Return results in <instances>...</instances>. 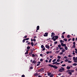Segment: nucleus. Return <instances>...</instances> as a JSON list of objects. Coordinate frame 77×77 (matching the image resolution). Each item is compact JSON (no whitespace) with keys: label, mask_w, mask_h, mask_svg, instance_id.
<instances>
[{"label":"nucleus","mask_w":77,"mask_h":77,"mask_svg":"<svg viewBox=\"0 0 77 77\" xmlns=\"http://www.w3.org/2000/svg\"><path fill=\"white\" fill-rule=\"evenodd\" d=\"M72 62V61H68V63H71Z\"/></svg>","instance_id":"obj_44"},{"label":"nucleus","mask_w":77,"mask_h":77,"mask_svg":"<svg viewBox=\"0 0 77 77\" xmlns=\"http://www.w3.org/2000/svg\"><path fill=\"white\" fill-rule=\"evenodd\" d=\"M53 76H54V75H53L51 74V75H50V77H53Z\"/></svg>","instance_id":"obj_34"},{"label":"nucleus","mask_w":77,"mask_h":77,"mask_svg":"<svg viewBox=\"0 0 77 77\" xmlns=\"http://www.w3.org/2000/svg\"><path fill=\"white\" fill-rule=\"evenodd\" d=\"M28 53H29V52L27 51L25 53V54H28Z\"/></svg>","instance_id":"obj_32"},{"label":"nucleus","mask_w":77,"mask_h":77,"mask_svg":"<svg viewBox=\"0 0 77 77\" xmlns=\"http://www.w3.org/2000/svg\"><path fill=\"white\" fill-rule=\"evenodd\" d=\"M32 56H33V57H35V55L34 54H32Z\"/></svg>","instance_id":"obj_55"},{"label":"nucleus","mask_w":77,"mask_h":77,"mask_svg":"<svg viewBox=\"0 0 77 77\" xmlns=\"http://www.w3.org/2000/svg\"><path fill=\"white\" fill-rule=\"evenodd\" d=\"M66 68L67 69H69L71 68V67L69 66H67L66 67Z\"/></svg>","instance_id":"obj_10"},{"label":"nucleus","mask_w":77,"mask_h":77,"mask_svg":"<svg viewBox=\"0 0 77 77\" xmlns=\"http://www.w3.org/2000/svg\"><path fill=\"white\" fill-rule=\"evenodd\" d=\"M72 48H75V45H73V46L72 47Z\"/></svg>","instance_id":"obj_31"},{"label":"nucleus","mask_w":77,"mask_h":77,"mask_svg":"<svg viewBox=\"0 0 77 77\" xmlns=\"http://www.w3.org/2000/svg\"><path fill=\"white\" fill-rule=\"evenodd\" d=\"M54 44H57V41L55 42H54Z\"/></svg>","instance_id":"obj_51"},{"label":"nucleus","mask_w":77,"mask_h":77,"mask_svg":"<svg viewBox=\"0 0 77 77\" xmlns=\"http://www.w3.org/2000/svg\"><path fill=\"white\" fill-rule=\"evenodd\" d=\"M63 61H62L60 62V63H63Z\"/></svg>","instance_id":"obj_62"},{"label":"nucleus","mask_w":77,"mask_h":77,"mask_svg":"<svg viewBox=\"0 0 77 77\" xmlns=\"http://www.w3.org/2000/svg\"><path fill=\"white\" fill-rule=\"evenodd\" d=\"M40 61L41 62H42L43 61V59H41L40 60Z\"/></svg>","instance_id":"obj_38"},{"label":"nucleus","mask_w":77,"mask_h":77,"mask_svg":"<svg viewBox=\"0 0 77 77\" xmlns=\"http://www.w3.org/2000/svg\"><path fill=\"white\" fill-rule=\"evenodd\" d=\"M51 60H51V59H50L48 61L49 63H51Z\"/></svg>","instance_id":"obj_26"},{"label":"nucleus","mask_w":77,"mask_h":77,"mask_svg":"<svg viewBox=\"0 0 77 77\" xmlns=\"http://www.w3.org/2000/svg\"><path fill=\"white\" fill-rule=\"evenodd\" d=\"M37 30H39V26H38L37 27Z\"/></svg>","instance_id":"obj_22"},{"label":"nucleus","mask_w":77,"mask_h":77,"mask_svg":"<svg viewBox=\"0 0 77 77\" xmlns=\"http://www.w3.org/2000/svg\"><path fill=\"white\" fill-rule=\"evenodd\" d=\"M62 66H66V64H63L61 65Z\"/></svg>","instance_id":"obj_40"},{"label":"nucleus","mask_w":77,"mask_h":77,"mask_svg":"<svg viewBox=\"0 0 77 77\" xmlns=\"http://www.w3.org/2000/svg\"><path fill=\"white\" fill-rule=\"evenodd\" d=\"M69 71H70L71 72H74V70H69Z\"/></svg>","instance_id":"obj_12"},{"label":"nucleus","mask_w":77,"mask_h":77,"mask_svg":"<svg viewBox=\"0 0 77 77\" xmlns=\"http://www.w3.org/2000/svg\"><path fill=\"white\" fill-rule=\"evenodd\" d=\"M69 57H72L71 55H68Z\"/></svg>","instance_id":"obj_42"},{"label":"nucleus","mask_w":77,"mask_h":77,"mask_svg":"<svg viewBox=\"0 0 77 77\" xmlns=\"http://www.w3.org/2000/svg\"><path fill=\"white\" fill-rule=\"evenodd\" d=\"M60 43H62L63 42V40H61L60 41Z\"/></svg>","instance_id":"obj_28"},{"label":"nucleus","mask_w":77,"mask_h":77,"mask_svg":"<svg viewBox=\"0 0 77 77\" xmlns=\"http://www.w3.org/2000/svg\"><path fill=\"white\" fill-rule=\"evenodd\" d=\"M24 38H27V36L26 35L24 37Z\"/></svg>","instance_id":"obj_61"},{"label":"nucleus","mask_w":77,"mask_h":77,"mask_svg":"<svg viewBox=\"0 0 77 77\" xmlns=\"http://www.w3.org/2000/svg\"><path fill=\"white\" fill-rule=\"evenodd\" d=\"M59 49L63 50V48L60 47L59 48Z\"/></svg>","instance_id":"obj_29"},{"label":"nucleus","mask_w":77,"mask_h":77,"mask_svg":"<svg viewBox=\"0 0 77 77\" xmlns=\"http://www.w3.org/2000/svg\"><path fill=\"white\" fill-rule=\"evenodd\" d=\"M49 66H51V67H52V68H55L56 69H57L58 68V67L56 66H54L53 65H51V64H49Z\"/></svg>","instance_id":"obj_1"},{"label":"nucleus","mask_w":77,"mask_h":77,"mask_svg":"<svg viewBox=\"0 0 77 77\" xmlns=\"http://www.w3.org/2000/svg\"><path fill=\"white\" fill-rule=\"evenodd\" d=\"M49 53H52V51H49Z\"/></svg>","instance_id":"obj_59"},{"label":"nucleus","mask_w":77,"mask_h":77,"mask_svg":"<svg viewBox=\"0 0 77 77\" xmlns=\"http://www.w3.org/2000/svg\"><path fill=\"white\" fill-rule=\"evenodd\" d=\"M25 76V75H22V77H24Z\"/></svg>","instance_id":"obj_57"},{"label":"nucleus","mask_w":77,"mask_h":77,"mask_svg":"<svg viewBox=\"0 0 77 77\" xmlns=\"http://www.w3.org/2000/svg\"><path fill=\"white\" fill-rule=\"evenodd\" d=\"M69 61V60L68 59H66L64 61L65 62H68Z\"/></svg>","instance_id":"obj_14"},{"label":"nucleus","mask_w":77,"mask_h":77,"mask_svg":"<svg viewBox=\"0 0 77 77\" xmlns=\"http://www.w3.org/2000/svg\"><path fill=\"white\" fill-rule=\"evenodd\" d=\"M51 73H48V75H50H50H51Z\"/></svg>","instance_id":"obj_15"},{"label":"nucleus","mask_w":77,"mask_h":77,"mask_svg":"<svg viewBox=\"0 0 77 77\" xmlns=\"http://www.w3.org/2000/svg\"><path fill=\"white\" fill-rule=\"evenodd\" d=\"M61 45L62 47H65V46H66V45L65 44H63V43H61Z\"/></svg>","instance_id":"obj_5"},{"label":"nucleus","mask_w":77,"mask_h":77,"mask_svg":"<svg viewBox=\"0 0 77 77\" xmlns=\"http://www.w3.org/2000/svg\"><path fill=\"white\" fill-rule=\"evenodd\" d=\"M64 58H65V59H68V58L66 56H65Z\"/></svg>","instance_id":"obj_47"},{"label":"nucleus","mask_w":77,"mask_h":77,"mask_svg":"<svg viewBox=\"0 0 77 77\" xmlns=\"http://www.w3.org/2000/svg\"><path fill=\"white\" fill-rule=\"evenodd\" d=\"M53 57V56H50V58H52Z\"/></svg>","instance_id":"obj_63"},{"label":"nucleus","mask_w":77,"mask_h":77,"mask_svg":"<svg viewBox=\"0 0 77 77\" xmlns=\"http://www.w3.org/2000/svg\"><path fill=\"white\" fill-rule=\"evenodd\" d=\"M25 40H29V38H26L25 39Z\"/></svg>","instance_id":"obj_39"},{"label":"nucleus","mask_w":77,"mask_h":77,"mask_svg":"<svg viewBox=\"0 0 77 77\" xmlns=\"http://www.w3.org/2000/svg\"><path fill=\"white\" fill-rule=\"evenodd\" d=\"M38 75H39L37 73H35L34 74V75L35 76H37Z\"/></svg>","instance_id":"obj_11"},{"label":"nucleus","mask_w":77,"mask_h":77,"mask_svg":"<svg viewBox=\"0 0 77 77\" xmlns=\"http://www.w3.org/2000/svg\"><path fill=\"white\" fill-rule=\"evenodd\" d=\"M45 61V62L47 63V62H48V60H46Z\"/></svg>","instance_id":"obj_52"},{"label":"nucleus","mask_w":77,"mask_h":77,"mask_svg":"<svg viewBox=\"0 0 77 77\" xmlns=\"http://www.w3.org/2000/svg\"><path fill=\"white\" fill-rule=\"evenodd\" d=\"M56 38H54L53 40L54 41H56Z\"/></svg>","instance_id":"obj_56"},{"label":"nucleus","mask_w":77,"mask_h":77,"mask_svg":"<svg viewBox=\"0 0 77 77\" xmlns=\"http://www.w3.org/2000/svg\"><path fill=\"white\" fill-rule=\"evenodd\" d=\"M54 38H55L56 39H58V36H54Z\"/></svg>","instance_id":"obj_17"},{"label":"nucleus","mask_w":77,"mask_h":77,"mask_svg":"<svg viewBox=\"0 0 77 77\" xmlns=\"http://www.w3.org/2000/svg\"><path fill=\"white\" fill-rule=\"evenodd\" d=\"M41 47L42 48H44V45H42L41 46Z\"/></svg>","instance_id":"obj_27"},{"label":"nucleus","mask_w":77,"mask_h":77,"mask_svg":"<svg viewBox=\"0 0 77 77\" xmlns=\"http://www.w3.org/2000/svg\"><path fill=\"white\" fill-rule=\"evenodd\" d=\"M61 38H64V36L62 35Z\"/></svg>","instance_id":"obj_50"},{"label":"nucleus","mask_w":77,"mask_h":77,"mask_svg":"<svg viewBox=\"0 0 77 77\" xmlns=\"http://www.w3.org/2000/svg\"><path fill=\"white\" fill-rule=\"evenodd\" d=\"M25 39H24L23 40V42H25Z\"/></svg>","instance_id":"obj_46"},{"label":"nucleus","mask_w":77,"mask_h":77,"mask_svg":"<svg viewBox=\"0 0 77 77\" xmlns=\"http://www.w3.org/2000/svg\"><path fill=\"white\" fill-rule=\"evenodd\" d=\"M61 51L62 52V53H64L65 51H66L65 50V49H63L62 50H61Z\"/></svg>","instance_id":"obj_8"},{"label":"nucleus","mask_w":77,"mask_h":77,"mask_svg":"<svg viewBox=\"0 0 77 77\" xmlns=\"http://www.w3.org/2000/svg\"><path fill=\"white\" fill-rule=\"evenodd\" d=\"M64 48L66 50H68V47L66 46L64 47Z\"/></svg>","instance_id":"obj_9"},{"label":"nucleus","mask_w":77,"mask_h":77,"mask_svg":"<svg viewBox=\"0 0 77 77\" xmlns=\"http://www.w3.org/2000/svg\"><path fill=\"white\" fill-rule=\"evenodd\" d=\"M67 37L68 38H70V35H67Z\"/></svg>","instance_id":"obj_30"},{"label":"nucleus","mask_w":77,"mask_h":77,"mask_svg":"<svg viewBox=\"0 0 77 77\" xmlns=\"http://www.w3.org/2000/svg\"><path fill=\"white\" fill-rule=\"evenodd\" d=\"M60 63H57V61H56V65H60Z\"/></svg>","instance_id":"obj_13"},{"label":"nucleus","mask_w":77,"mask_h":77,"mask_svg":"<svg viewBox=\"0 0 77 77\" xmlns=\"http://www.w3.org/2000/svg\"><path fill=\"white\" fill-rule=\"evenodd\" d=\"M32 63H35L36 61H35V60L33 61L32 62Z\"/></svg>","instance_id":"obj_19"},{"label":"nucleus","mask_w":77,"mask_h":77,"mask_svg":"<svg viewBox=\"0 0 77 77\" xmlns=\"http://www.w3.org/2000/svg\"><path fill=\"white\" fill-rule=\"evenodd\" d=\"M77 64L76 63H74L73 64H72V65L73 66H76V65H77Z\"/></svg>","instance_id":"obj_16"},{"label":"nucleus","mask_w":77,"mask_h":77,"mask_svg":"<svg viewBox=\"0 0 77 77\" xmlns=\"http://www.w3.org/2000/svg\"><path fill=\"white\" fill-rule=\"evenodd\" d=\"M56 59H54V60H52L53 62H56Z\"/></svg>","instance_id":"obj_21"},{"label":"nucleus","mask_w":77,"mask_h":77,"mask_svg":"<svg viewBox=\"0 0 77 77\" xmlns=\"http://www.w3.org/2000/svg\"><path fill=\"white\" fill-rule=\"evenodd\" d=\"M46 54H49V51H47L46 52Z\"/></svg>","instance_id":"obj_48"},{"label":"nucleus","mask_w":77,"mask_h":77,"mask_svg":"<svg viewBox=\"0 0 77 77\" xmlns=\"http://www.w3.org/2000/svg\"><path fill=\"white\" fill-rule=\"evenodd\" d=\"M44 36H48V33H45V34L44 35Z\"/></svg>","instance_id":"obj_7"},{"label":"nucleus","mask_w":77,"mask_h":77,"mask_svg":"<svg viewBox=\"0 0 77 77\" xmlns=\"http://www.w3.org/2000/svg\"><path fill=\"white\" fill-rule=\"evenodd\" d=\"M69 74H70V75H71L72 74V73L71 72H68Z\"/></svg>","instance_id":"obj_23"},{"label":"nucleus","mask_w":77,"mask_h":77,"mask_svg":"<svg viewBox=\"0 0 77 77\" xmlns=\"http://www.w3.org/2000/svg\"><path fill=\"white\" fill-rule=\"evenodd\" d=\"M51 35H54V32H52L51 33Z\"/></svg>","instance_id":"obj_54"},{"label":"nucleus","mask_w":77,"mask_h":77,"mask_svg":"<svg viewBox=\"0 0 77 77\" xmlns=\"http://www.w3.org/2000/svg\"><path fill=\"white\" fill-rule=\"evenodd\" d=\"M31 44L32 45V46H33V45H34V44H33V42H32L31 43Z\"/></svg>","instance_id":"obj_24"},{"label":"nucleus","mask_w":77,"mask_h":77,"mask_svg":"<svg viewBox=\"0 0 77 77\" xmlns=\"http://www.w3.org/2000/svg\"><path fill=\"white\" fill-rule=\"evenodd\" d=\"M39 65H40V64H37V66H39Z\"/></svg>","instance_id":"obj_58"},{"label":"nucleus","mask_w":77,"mask_h":77,"mask_svg":"<svg viewBox=\"0 0 77 77\" xmlns=\"http://www.w3.org/2000/svg\"><path fill=\"white\" fill-rule=\"evenodd\" d=\"M58 75H62V73H59Z\"/></svg>","instance_id":"obj_49"},{"label":"nucleus","mask_w":77,"mask_h":77,"mask_svg":"<svg viewBox=\"0 0 77 77\" xmlns=\"http://www.w3.org/2000/svg\"><path fill=\"white\" fill-rule=\"evenodd\" d=\"M59 54L60 55H62V54H63V52H60L59 53Z\"/></svg>","instance_id":"obj_36"},{"label":"nucleus","mask_w":77,"mask_h":77,"mask_svg":"<svg viewBox=\"0 0 77 77\" xmlns=\"http://www.w3.org/2000/svg\"><path fill=\"white\" fill-rule=\"evenodd\" d=\"M57 62H60V59H58L57 60Z\"/></svg>","instance_id":"obj_25"},{"label":"nucleus","mask_w":77,"mask_h":77,"mask_svg":"<svg viewBox=\"0 0 77 77\" xmlns=\"http://www.w3.org/2000/svg\"><path fill=\"white\" fill-rule=\"evenodd\" d=\"M59 52H60V51H56V53H59Z\"/></svg>","instance_id":"obj_37"},{"label":"nucleus","mask_w":77,"mask_h":77,"mask_svg":"<svg viewBox=\"0 0 77 77\" xmlns=\"http://www.w3.org/2000/svg\"><path fill=\"white\" fill-rule=\"evenodd\" d=\"M45 50V48H43L42 49V51H44V50Z\"/></svg>","instance_id":"obj_41"},{"label":"nucleus","mask_w":77,"mask_h":77,"mask_svg":"<svg viewBox=\"0 0 77 77\" xmlns=\"http://www.w3.org/2000/svg\"><path fill=\"white\" fill-rule=\"evenodd\" d=\"M63 40H64V41H67V39H66V38H64V39H63Z\"/></svg>","instance_id":"obj_33"},{"label":"nucleus","mask_w":77,"mask_h":77,"mask_svg":"<svg viewBox=\"0 0 77 77\" xmlns=\"http://www.w3.org/2000/svg\"><path fill=\"white\" fill-rule=\"evenodd\" d=\"M40 56H43V55L42 54H40Z\"/></svg>","instance_id":"obj_60"},{"label":"nucleus","mask_w":77,"mask_h":77,"mask_svg":"<svg viewBox=\"0 0 77 77\" xmlns=\"http://www.w3.org/2000/svg\"><path fill=\"white\" fill-rule=\"evenodd\" d=\"M57 58L59 59H60V58H61V57L60 56H58Z\"/></svg>","instance_id":"obj_20"},{"label":"nucleus","mask_w":77,"mask_h":77,"mask_svg":"<svg viewBox=\"0 0 77 77\" xmlns=\"http://www.w3.org/2000/svg\"><path fill=\"white\" fill-rule=\"evenodd\" d=\"M27 49H30V46H28L27 47Z\"/></svg>","instance_id":"obj_35"},{"label":"nucleus","mask_w":77,"mask_h":77,"mask_svg":"<svg viewBox=\"0 0 77 77\" xmlns=\"http://www.w3.org/2000/svg\"><path fill=\"white\" fill-rule=\"evenodd\" d=\"M44 71V69L42 68L39 70H38V72H41Z\"/></svg>","instance_id":"obj_4"},{"label":"nucleus","mask_w":77,"mask_h":77,"mask_svg":"<svg viewBox=\"0 0 77 77\" xmlns=\"http://www.w3.org/2000/svg\"><path fill=\"white\" fill-rule=\"evenodd\" d=\"M33 41H34V42H35V41H36V39H35V38H34L33 40Z\"/></svg>","instance_id":"obj_53"},{"label":"nucleus","mask_w":77,"mask_h":77,"mask_svg":"<svg viewBox=\"0 0 77 77\" xmlns=\"http://www.w3.org/2000/svg\"><path fill=\"white\" fill-rule=\"evenodd\" d=\"M56 61L55 62H54V63H52V64H53V65H54V64H55V65H56Z\"/></svg>","instance_id":"obj_43"},{"label":"nucleus","mask_w":77,"mask_h":77,"mask_svg":"<svg viewBox=\"0 0 77 77\" xmlns=\"http://www.w3.org/2000/svg\"><path fill=\"white\" fill-rule=\"evenodd\" d=\"M75 53H76V54H77V51H75Z\"/></svg>","instance_id":"obj_64"},{"label":"nucleus","mask_w":77,"mask_h":77,"mask_svg":"<svg viewBox=\"0 0 77 77\" xmlns=\"http://www.w3.org/2000/svg\"><path fill=\"white\" fill-rule=\"evenodd\" d=\"M58 48H60V47H61V45H58Z\"/></svg>","instance_id":"obj_18"},{"label":"nucleus","mask_w":77,"mask_h":77,"mask_svg":"<svg viewBox=\"0 0 77 77\" xmlns=\"http://www.w3.org/2000/svg\"><path fill=\"white\" fill-rule=\"evenodd\" d=\"M65 69L63 67H61V68H60L59 70V72H63Z\"/></svg>","instance_id":"obj_3"},{"label":"nucleus","mask_w":77,"mask_h":77,"mask_svg":"<svg viewBox=\"0 0 77 77\" xmlns=\"http://www.w3.org/2000/svg\"><path fill=\"white\" fill-rule=\"evenodd\" d=\"M73 60H74L73 62H75V63H77V57H74L73 58Z\"/></svg>","instance_id":"obj_2"},{"label":"nucleus","mask_w":77,"mask_h":77,"mask_svg":"<svg viewBox=\"0 0 77 77\" xmlns=\"http://www.w3.org/2000/svg\"><path fill=\"white\" fill-rule=\"evenodd\" d=\"M45 47L47 48H48V49H49V48H50V46L48 45H45Z\"/></svg>","instance_id":"obj_6"},{"label":"nucleus","mask_w":77,"mask_h":77,"mask_svg":"<svg viewBox=\"0 0 77 77\" xmlns=\"http://www.w3.org/2000/svg\"><path fill=\"white\" fill-rule=\"evenodd\" d=\"M73 44H74V45H75V42H73Z\"/></svg>","instance_id":"obj_45"}]
</instances>
